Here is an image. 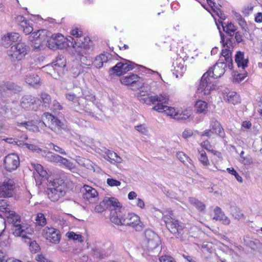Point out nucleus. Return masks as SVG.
Returning a JSON list of instances; mask_svg holds the SVG:
<instances>
[{
	"label": "nucleus",
	"mask_w": 262,
	"mask_h": 262,
	"mask_svg": "<svg viewBox=\"0 0 262 262\" xmlns=\"http://www.w3.org/2000/svg\"><path fill=\"white\" fill-rule=\"evenodd\" d=\"M2 240H3V241H1V248L8 249L10 245L9 236L8 235L5 233L4 230L1 232V241Z\"/></svg>",
	"instance_id": "41"
},
{
	"label": "nucleus",
	"mask_w": 262,
	"mask_h": 262,
	"mask_svg": "<svg viewBox=\"0 0 262 262\" xmlns=\"http://www.w3.org/2000/svg\"><path fill=\"white\" fill-rule=\"evenodd\" d=\"M210 129H211L213 133L216 134L221 138H224L225 137V133L224 128L219 122L216 119L214 118L211 119L210 122Z\"/></svg>",
	"instance_id": "22"
},
{
	"label": "nucleus",
	"mask_w": 262,
	"mask_h": 262,
	"mask_svg": "<svg viewBox=\"0 0 262 262\" xmlns=\"http://www.w3.org/2000/svg\"><path fill=\"white\" fill-rule=\"evenodd\" d=\"M229 102L233 104H236L240 102L241 99L239 96L236 93H229L227 95Z\"/></svg>",
	"instance_id": "43"
},
{
	"label": "nucleus",
	"mask_w": 262,
	"mask_h": 262,
	"mask_svg": "<svg viewBox=\"0 0 262 262\" xmlns=\"http://www.w3.org/2000/svg\"><path fill=\"white\" fill-rule=\"evenodd\" d=\"M36 224L37 226L43 227L47 223L46 219L42 213H37L35 219Z\"/></svg>",
	"instance_id": "44"
},
{
	"label": "nucleus",
	"mask_w": 262,
	"mask_h": 262,
	"mask_svg": "<svg viewBox=\"0 0 262 262\" xmlns=\"http://www.w3.org/2000/svg\"><path fill=\"white\" fill-rule=\"evenodd\" d=\"M218 23L221 24L223 29V31L227 34L231 36L234 35V33L236 30V28L233 24L230 23L225 25V23H223L222 21H220V20L218 21Z\"/></svg>",
	"instance_id": "34"
},
{
	"label": "nucleus",
	"mask_w": 262,
	"mask_h": 262,
	"mask_svg": "<svg viewBox=\"0 0 262 262\" xmlns=\"http://www.w3.org/2000/svg\"><path fill=\"white\" fill-rule=\"evenodd\" d=\"M123 226H130L135 228L136 231H141L143 229V224L138 215L133 213H128L124 214Z\"/></svg>",
	"instance_id": "10"
},
{
	"label": "nucleus",
	"mask_w": 262,
	"mask_h": 262,
	"mask_svg": "<svg viewBox=\"0 0 262 262\" xmlns=\"http://www.w3.org/2000/svg\"><path fill=\"white\" fill-rule=\"evenodd\" d=\"M221 58L223 59L222 61L224 62L225 61L226 64V65H228L229 69L232 70L233 68V60L232 58V52L230 50L227 49H223L220 59Z\"/></svg>",
	"instance_id": "25"
},
{
	"label": "nucleus",
	"mask_w": 262,
	"mask_h": 262,
	"mask_svg": "<svg viewBox=\"0 0 262 262\" xmlns=\"http://www.w3.org/2000/svg\"><path fill=\"white\" fill-rule=\"evenodd\" d=\"M58 163L62 164L69 169H72L74 168V165L72 162L61 156L60 157V159Z\"/></svg>",
	"instance_id": "48"
},
{
	"label": "nucleus",
	"mask_w": 262,
	"mask_h": 262,
	"mask_svg": "<svg viewBox=\"0 0 262 262\" xmlns=\"http://www.w3.org/2000/svg\"><path fill=\"white\" fill-rule=\"evenodd\" d=\"M2 216L4 219H6L4 222L5 224L6 222L13 225L21 223L20 215L11 210H7L3 214L1 213V217Z\"/></svg>",
	"instance_id": "20"
},
{
	"label": "nucleus",
	"mask_w": 262,
	"mask_h": 262,
	"mask_svg": "<svg viewBox=\"0 0 262 262\" xmlns=\"http://www.w3.org/2000/svg\"><path fill=\"white\" fill-rule=\"evenodd\" d=\"M16 124L18 126L24 127L30 131L37 132L38 130V127L32 121L24 122H17Z\"/></svg>",
	"instance_id": "36"
},
{
	"label": "nucleus",
	"mask_w": 262,
	"mask_h": 262,
	"mask_svg": "<svg viewBox=\"0 0 262 262\" xmlns=\"http://www.w3.org/2000/svg\"><path fill=\"white\" fill-rule=\"evenodd\" d=\"M106 208H108L106 204L104 202V199L99 204L96 205L95 207V210L98 213L103 212Z\"/></svg>",
	"instance_id": "54"
},
{
	"label": "nucleus",
	"mask_w": 262,
	"mask_h": 262,
	"mask_svg": "<svg viewBox=\"0 0 262 262\" xmlns=\"http://www.w3.org/2000/svg\"><path fill=\"white\" fill-rule=\"evenodd\" d=\"M120 82L122 84L126 85L134 86V84H136L137 88L142 87L144 84L142 79L135 74H130L122 77L120 79Z\"/></svg>",
	"instance_id": "15"
},
{
	"label": "nucleus",
	"mask_w": 262,
	"mask_h": 262,
	"mask_svg": "<svg viewBox=\"0 0 262 262\" xmlns=\"http://www.w3.org/2000/svg\"><path fill=\"white\" fill-rule=\"evenodd\" d=\"M8 51V56L12 62L20 61L28 54L30 48L25 42L17 41Z\"/></svg>",
	"instance_id": "5"
},
{
	"label": "nucleus",
	"mask_w": 262,
	"mask_h": 262,
	"mask_svg": "<svg viewBox=\"0 0 262 262\" xmlns=\"http://www.w3.org/2000/svg\"><path fill=\"white\" fill-rule=\"evenodd\" d=\"M125 61V63L118 62L112 68L113 74L119 76L135 68L136 64L134 63L126 60Z\"/></svg>",
	"instance_id": "13"
},
{
	"label": "nucleus",
	"mask_w": 262,
	"mask_h": 262,
	"mask_svg": "<svg viewBox=\"0 0 262 262\" xmlns=\"http://www.w3.org/2000/svg\"><path fill=\"white\" fill-rule=\"evenodd\" d=\"M50 34L49 31L45 29L38 30L36 32H32L30 36V40H46L47 36Z\"/></svg>",
	"instance_id": "31"
},
{
	"label": "nucleus",
	"mask_w": 262,
	"mask_h": 262,
	"mask_svg": "<svg viewBox=\"0 0 262 262\" xmlns=\"http://www.w3.org/2000/svg\"><path fill=\"white\" fill-rule=\"evenodd\" d=\"M222 58L220 59L213 67L210 68L207 72L204 74L201 78L196 93L200 94L199 97L210 94L212 91L217 88L215 84L212 83L211 78H217L221 77L225 72L226 64L223 62Z\"/></svg>",
	"instance_id": "1"
},
{
	"label": "nucleus",
	"mask_w": 262,
	"mask_h": 262,
	"mask_svg": "<svg viewBox=\"0 0 262 262\" xmlns=\"http://www.w3.org/2000/svg\"><path fill=\"white\" fill-rule=\"evenodd\" d=\"M20 29L23 30L26 35L31 33L33 30V27L30 25L29 21L24 24V25L20 27Z\"/></svg>",
	"instance_id": "53"
},
{
	"label": "nucleus",
	"mask_w": 262,
	"mask_h": 262,
	"mask_svg": "<svg viewBox=\"0 0 262 262\" xmlns=\"http://www.w3.org/2000/svg\"><path fill=\"white\" fill-rule=\"evenodd\" d=\"M234 17L236 21L238 22L239 25L243 29H246L247 27V23L245 19L243 18L242 15L237 12L234 13Z\"/></svg>",
	"instance_id": "45"
},
{
	"label": "nucleus",
	"mask_w": 262,
	"mask_h": 262,
	"mask_svg": "<svg viewBox=\"0 0 262 262\" xmlns=\"http://www.w3.org/2000/svg\"><path fill=\"white\" fill-rule=\"evenodd\" d=\"M12 226L13 228L12 229L13 230V234L15 236H19L23 238L26 237V229H27V227L24 224L19 223L18 224Z\"/></svg>",
	"instance_id": "32"
},
{
	"label": "nucleus",
	"mask_w": 262,
	"mask_h": 262,
	"mask_svg": "<svg viewBox=\"0 0 262 262\" xmlns=\"http://www.w3.org/2000/svg\"><path fill=\"white\" fill-rule=\"evenodd\" d=\"M40 98L45 107H49L51 102L50 96L46 93H42L40 95Z\"/></svg>",
	"instance_id": "46"
},
{
	"label": "nucleus",
	"mask_w": 262,
	"mask_h": 262,
	"mask_svg": "<svg viewBox=\"0 0 262 262\" xmlns=\"http://www.w3.org/2000/svg\"><path fill=\"white\" fill-rule=\"evenodd\" d=\"M144 247L145 253L149 256L156 257L159 251L161 241L158 235L151 229L144 232Z\"/></svg>",
	"instance_id": "3"
},
{
	"label": "nucleus",
	"mask_w": 262,
	"mask_h": 262,
	"mask_svg": "<svg viewBox=\"0 0 262 262\" xmlns=\"http://www.w3.org/2000/svg\"><path fill=\"white\" fill-rule=\"evenodd\" d=\"M65 97L68 101L72 103L73 107L75 111L94 117L93 110L86 101L93 102L95 100V96L88 90H82V96H77L75 94L70 92L66 93Z\"/></svg>",
	"instance_id": "2"
},
{
	"label": "nucleus",
	"mask_w": 262,
	"mask_h": 262,
	"mask_svg": "<svg viewBox=\"0 0 262 262\" xmlns=\"http://www.w3.org/2000/svg\"><path fill=\"white\" fill-rule=\"evenodd\" d=\"M42 122H40L39 126L40 127L44 125L48 126L53 131L58 133L63 128V124L62 122L52 115L50 113H43L41 116Z\"/></svg>",
	"instance_id": "7"
},
{
	"label": "nucleus",
	"mask_w": 262,
	"mask_h": 262,
	"mask_svg": "<svg viewBox=\"0 0 262 262\" xmlns=\"http://www.w3.org/2000/svg\"><path fill=\"white\" fill-rule=\"evenodd\" d=\"M106 155L107 158L105 159L107 160H110L111 162H114L120 163L122 161V159L114 151L108 150L106 152Z\"/></svg>",
	"instance_id": "38"
},
{
	"label": "nucleus",
	"mask_w": 262,
	"mask_h": 262,
	"mask_svg": "<svg viewBox=\"0 0 262 262\" xmlns=\"http://www.w3.org/2000/svg\"><path fill=\"white\" fill-rule=\"evenodd\" d=\"M41 157L46 161L53 163H58L60 159V156L55 154L51 151L43 150L42 151Z\"/></svg>",
	"instance_id": "30"
},
{
	"label": "nucleus",
	"mask_w": 262,
	"mask_h": 262,
	"mask_svg": "<svg viewBox=\"0 0 262 262\" xmlns=\"http://www.w3.org/2000/svg\"><path fill=\"white\" fill-rule=\"evenodd\" d=\"M32 166L34 168L36 172L42 178H46L47 176V172L43 169L42 165L39 164L31 163Z\"/></svg>",
	"instance_id": "39"
},
{
	"label": "nucleus",
	"mask_w": 262,
	"mask_h": 262,
	"mask_svg": "<svg viewBox=\"0 0 262 262\" xmlns=\"http://www.w3.org/2000/svg\"><path fill=\"white\" fill-rule=\"evenodd\" d=\"M39 104V99L30 95L24 96L20 100V106L25 110L36 109Z\"/></svg>",
	"instance_id": "14"
},
{
	"label": "nucleus",
	"mask_w": 262,
	"mask_h": 262,
	"mask_svg": "<svg viewBox=\"0 0 262 262\" xmlns=\"http://www.w3.org/2000/svg\"><path fill=\"white\" fill-rule=\"evenodd\" d=\"M49 146L51 149H53L56 152H57L61 155H66V152L63 149L60 147L59 146L52 143H50L49 144Z\"/></svg>",
	"instance_id": "56"
},
{
	"label": "nucleus",
	"mask_w": 262,
	"mask_h": 262,
	"mask_svg": "<svg viewBox=\"0 0 262 262\" xmlns=\"http://www.w3.org/2000/svg\"><path fill=\"white\" fill-rule=\"evenodd\" d=\"M82 193L83 199L91 203L98 200V193L97 190L89 185H84Z\"/></svg>",
	"instance_id": "17"
},
{
	"label": "nucleus",
	"mask_w": 262,
	"mask_h": 262,
	"mask_svg": "<svg viewBox=\"0 0 262 262\" xmlns=\"http://www.w3.org/2000/svg\"><path fill=\"white\" fill-rule=\"evenodd\" d=\"M108 60V57L106 54H101L97 56L94 61V66L97 69L103 67L104 63H106Z\"/></svg>",
	"instance_id": "33"
},
{
	"label": "nucleus",
	"mask_w": 262,
	"mask_h": 262,
	"mask_svg": "<svg viewBox=\"0 0 262 262\" xmlns=\"http://www.w3.org/2000/svg\"><path fill=\"white\" fill-rule=\"evenodd\" d=\"M214 216L213 217V220L216 221L219 220L225 225H229L230 224V219L224 214V212L222 211L220 207H215L214 210Z\"/></svg>",
	"instance_id": "27"
},
{
	"label": "nucleus",
	"mask_w": 262,
	"mask_h": 262,
	"mask_svg": "<svg viewBox=\"0 0 262 262\" xmlns=\"http://www.w3.org/2000/svg\"><path fill=\"white\" fill-rule=\"evenodd\" d=\"M227 171L232 175L234 176L238 182L242 183L243 182L242 178L238 174L236 171L233 168H228Z\"/></svg>",
	"instance_id": "57"
},
{
	"label": "nucleus",
	"mask_w": 262,
	"mask_h": 262,
	"mask_svg": "<svg viewBox=\"0 0 262 262\" xmlns=\"http://www.w3.org/2000/svg\"><path fill=\"white\" fill-rule=\"evenodd\" d=\"M185 61L182 59H177L174 63V72L176 77H178L179 75L182 76L185 72L186 67L184 65Z\"/></svg>",
	"instance_id": "26"
},
{
	"label": "nucleus",
	"mask_w": 262,
	"mask_h": 262,
	"mask_svg": "<svg viewBox=\"0 0 262 262\" xmlns=\"http://www.w3.org/2000/svg\"><path fill=\"white\" fill-rule=\"evenodd\" d=\"M40 80L39 77L35 74H28L26 75L25 78L26 83L31 85L39 84Z\"/></svg>",
	"instance_id": "35"
},
{
	"label": "nucleus",
	"mask_w": 262,
	"mask_h": 262,
	"mask_svg": "<svg viewBox=\"0 0 262 262\" xmlns=\"http://www.w3.org/2000/svg\"><path fill=\"white\" fill-rule=\"evenodd\" d=\"M42 235L50 243L57 244L60 240L59 231L54 228L45 227L42 231Z\"/></svg>",
	"instance_id": "12"
},
{
	"label": "nucleus",
	"mask_w": 262,
	"mask_h": 262,
	"mask_svg": "<svg viewBox=\"0 0 262 262\" xmlns=\"http://www.w3.org/2000/svg\"><path fill=\"white\" fill-rule=\"evenodd\" d=\"M144 103L147 105L154 104L156 102L166 103L169 100V97L166 94H162L159 96H152L148 95L143 96L140 99Z\"/></svg>",
	"instance_id": "16"
},
{
	"label": "nucleus",
	"mask_w": 262,
	"mask_h": 262,
	"mask_svg": "<svg viewBox=\"0 0 262 262\" xmlns=\"http://www.w3.org/2000/svg\"><path fill=\"white\" fill-rule=\"evenodd\" d=\"M21 91V88L13 82H6L1 84V96L6 95L9 96L12 93H16Z\"/></svg>",
	"instance_id": "18"
},
{
	"label": "nucleus",
	"mask_w": 262,
	"mask_h": 262,
	"mask_svg": "<svg viewBox=\"0 0 262 262\" xmlns=\"http://www.w3.org/2000/svg\"><path fill=\"white\" fill-rule=\"evenodd\" d=\"M221 58L223 59L222 61L224 62L225 61L226 64V65H228L229 69L232 70L233 68V60L232 58V52L230 50L227 49H223L220 59Z\"/></svg>",
	"instance_id": "24"
},
{
	"label": "nucleus",
	"mask_w": 262,
	"mask_h": 262,
	"mask_svg": "<svg viewBox=\"0 0 262 262\" xmlns=\"http://www.w3.org/2000/svg\"><path fill=\"white\" fill-rule=\"evenodd\" d=\"M16 184L13 179L5 178L1 184V198H11L14 194Z\"/></svg>",
	"instance_id": "9"
},
{
	"label": "nucleus",
	"mask_w": 262,
	"mask_h": 262,
	"mask_svg": "<svg viewBox=\"0 0 262 262\" xmlns=\"http://www.w3.org/2000/svg\"><path fill=\"white\" fill-rule=\"evenodd\" d=\"M15 22L20 26V27L24 25V24L26 23L28 20H27L24 16L21 15H18L15 17Z\"/></svg>",
	"instance_id": "62"
},
{
	"label": "nucleus",
	"mask_w": 262,
	"mask_h": 262,
	"mask_svg": "<svg viewBox=\"0 0 262 262\" xmlns=\"http://www.w3.org/2000/svg\"><path fill=\"white\" fill-rule=\"evenodd\" d=\"M194 107L197 113L206 114L207 112L208 104L205 101L198 100L196 102Z\"/></svg>",
	"instance_id": "37"
},
{
	"label": "nucleus",
	"mask_w": 262,
	"mask_h": 262,
	"mask_svg": "<svg viewBox=\"0 0 262 262\" xmlns=\"http://www.w3.org/2000/svg\"><path fill=\"white\" fill-rule=\"evenodd\" d=\"M247 76V72H245L244 73H235L232 81L235 83H239L242 81Z\"/></svg>",
	"instance_id": "47"
},
{
	"label": "nucleus",
	"mask_w": 262,
	"mask_h": 262,
	"mask_svg": "<svg viewBox=\"0 0 262 262\" xmlns=\"http://www.w3.org/2000/svg\"><path fill=\"white\" fill-rule=\"evenodd\" d=\"M7 210H11L8 202L5 200H1V213L3 214Z\"/></svg>",
	"instance_id": "61"
},
{
	"label": "nucleus",
	"mask_w": 262,
	"mask_h": 262,
	"mask_svg": "<svg viewBox=\"0 0 262 262\" xmlns=\"http://www.w3.org/2000/svg\"><path fill=\"white\" fill-rule=\"evenodd\" d=\"M20 164L18 156L15 154H10L7 155L4 160V167L9 172L15 170Z\"/></svg>",
	"instance_id": "11"
},
{
	"label": "nucleus",
	"mask_w": 262,
	"mask_h": 262,
	"mask_svg": "<svg viewBox=\"0 0 262 262\" xmlns=\"http://www.w3.org/2000/svg\"><path fill=\"white\" fill-rule=\"evenodd\" d=\"M165 113L168 116H171L174 119L177 120H186L189 117V115L179 113L176 112L173 107L168 106L165 110Z\"/></svg>",
	"instance_id": "23"
},
{
	"label": "nucleus",
	"mask_w": 262,
	"mask_h": 262,
	"mask_svg": "<svg viewBox=\"0 0 262 262\" xmlns=\"http://www.w3.org/2000/svg\"><path fill=\"white\" fill-rule=\"evenodd\" d=\"M67 189V185L62 180H54L49 185L48 197L53 202L57 201L65 195Z\"/></svg>",
	"instance_id": "4"
},
{
	"label": "nucleus",
	"mask_w": 262,
	"mask_h": 262,
	"mask_svg": "<svg viewBox=\"0 0 262 262\" xmlns=\"http://www.w3.org/2000/svg\"><path fill=\"white\" fill-rule=\"evenodd\" d=\"M124 219V214L122 215L120 209L111 211V221L116 225L123 226V221Z\"/></svg>",
	"instance_id": "28"
},
{
	"label": "nucleus",
	"mask_w": 262,
	"mask_h": 262,
	"mask_svg": "<svg viewBox=\"0 0 262 262\" xmlns=\"http://www.w3.org/2000/svg\"><path fill=\"white\" fill-rule=\"evenodd\" d=\"M235 61L238 68L245 69L248 67L249 59L248 57L245 56L244 52L238 51L235 55Z\"/></svg>",
	"instance_id": "21"
},
{
	"label": "nucleus",
	"mask_w": 262,
	"mask_h": 262,
	"mask_svg": "<svg viewBox=\"0 0 262 262\" xmlns=\"http://www.w3.org/2000/svg\"><path fill=\"white\" fill-rule=\"evenodd\" d=\"M24 145H25V147L39 154L40 155H41L42 151L43 150V149L39 148L38 146L35 145L34 144L25 143Z\"/></svg>",
	"instance_id": "51"
},
{
	"label": "nucleus",
	"mask_w": 262,
	"mask_h": 262,
	"mask_svg": "<svg viewBox=\"0 0 262 262\" xmlns=\"http://www.w3.org/2000/svg\"><path fill=\"white\" fill-rule=\"evenodd\" d=\"M135 128L136 130L143 135H146L148 132L147 128L145 124L137 125Z\"/></svg>",
	"instance_id": "59"
},
{
	"label": "nucleus",
	"mask_w": 262,
	"mask_h": 262,
	"mask_svg": "<svg viewBox=\"0 0 262 262\" xmlns=\"http://www.w3.org/2000/svg\"><path fill=\"white\" fill-rule=\"evenodd\" d=\"M104 202L106 203L107 208H109L112 211L120 209L121 207V205L118 199L115 198L105 197Z\"/></svg>",
	"instance_id": "29"
},
{
	"label": "nucleus",
	"mask_w": 262,
	"mask_h": 262,
	"mask_svg": "<svg viewBox=\"0 0 262 262\" xmlns=\"http://www.w3.org/2000/svg\"><path fill=\"white\" fill-rule=\"evenodd\" d=\"M32 41V47L33 48L34 50L36 51L40 50L43 46V42H45L46 40H30Z\"/></svg>",
	"instance_id": "50"
},
{
	"label": "nucleus",
	"mask_w": 262,
	"mask_h": 262,
	"mask_svg": "<svg viewBox=\"0 0 262 262\" xmlns=\"http://www.w3.org/2000/svg\"><path fill=\"white\" fill-rule=\"evenodd\" d=\"M162 219L170 232L173 234L180 233L184 228V226L178 220L172 217V212L168 211L167 212L162 213Z\"/></svg>",
	"instance_id": "6"
},
{
	"label": "nucleus",
	"mask_w": 262,
	"mask_h": 262,
	"mask_svg": "<svg viewBox=\"0 0 262 262\" xmlns=\"http://www.w3.org/2000/svg\"><path fill=\"white\" fill-rule=\"evenodd\" d=\"M240 161L245 165H249L252 163V159L250 156L248 155L242 157V158L240 159Z\"/></svg>",
	"instance_id": "64"
},
{
	"label": "nucleus",
	"mask_w": 262,
	"mask_h": 262,
	"mask_svg": "<svg viewBox=\"0 0 262 262\" xmlns=\"http://www.w3.org/2000/svg\"><path fill=\"white\" fill-rule=\"evenodd\" d=\"M68 237L69 239H72L74 241H78V242L82 243L83 242V237L80 234H77L73 232H68L67 234Z\"/></svg>",
	"instance_id": "49"
},
{
	"label": "nucleus",
	"mask_w": 262,
	"mask_h": 262,
	"mask_svg": "<svg viewBox=\"0 0 262 262\" xmlns=\"http://www.w3.org/2000/svg\"><path fill=\"white\" fill-rule=\"evenodd\" d=\"M7 210H11L8 202L5 200H1V213L3 214Z\"/></svg>",
	"instance_id": "60"
},
{
	"label": "nucleus",
	"mask_w": 262,
	"mask_h": 262,
	"mask_svg": "<svg viewBox=\"0 0 262 262\" xmlns=\"http://www.w3.org/2000/svg\"><path fill=\"white\" fill-rule=\"evenodd\" d=\"M178 159L183 163H190V159L184 152H179L177 154Z\"/></svg>",
	"instance_id": "52"
},
{
	"label": "nucleus",
	"mask_w": 262,
	"mask_h": 262,
	"mask_svg": "<svg viewBox=\"0 0 262 262\" xmlns=\"http://www.w3.org/2000/svg\"><path fill=\"white\" fill-rule=\"evenodd\" d=\"M55 66L58 67H64L66 65V62L65 59L61 56H58L56 58V60L53 62Z\"/></svg>",
	"instance_id": "55"
},
{
	"label": "nucleus",
	"mask_w": 262,
	"mask_h": 262,
	"mask_svg": "<svg viewBox=\"0 0 262 262\" xmlns=\"http://www.w3.org/2000/svg\"><path fill=\"white\" fill-rule=\"evenodd\" d=\"M48 47L52 50L62 49L65 47L66 38L61 34H52L47 38Z\"/></svg>",
	"instance_id": "8"
},
{
	"label": "nucleus",
	"mask_w": 262,
	"mask_h": 262,
	"mask_svg": "<svg viewBox=\"0 0 262 262\" xmlns=\"http://www.w3.org/2000/svg\"><path fill=\"white\" fill-rule=\"evenodd\" d=\"M107 184L111 186H118L121 185V182L112 178H108L106 180Z\"/></svg>",
	"instance_id": "63"
},
{
	"label": "nucleus",
	"mask_w": 262,
	"mask_h": 262,
	"mask_svg": "<svg viewBox=\"0 0 262 262\" xmlns=\"http://www.w3.org/2000/svg\"><path fill=\"white\" fill-rule=\"evenodd\" d=\"M21 40L20 36L18 33H8L6 35L1 38V45L5 48H8L13 42Z\"/></svg>",
	"instance_id": "19"
},
{
	"label": "nucleus",
	"mask_w": 262,
	"mask_h": 262,
	"mask_svg": "<svg viewBox=\"0 0 262 262\" xmlns=\"http://www.w3.org/2000/svg\"><path fill=\"white\" fill-rule=\"evenodd\" d=\"M167 102H168V101L167 102H166L165 103H167ZM163 103H163V102L158 103L156 105H155L152 108V109L154 110L158 111V112H165V110L167 109L168 106H167L166 105H164Z\"/></svg>",
	"instance_id": "58"
},
{
	"label": "nucleus",
	"mask_w": 262,
	"mask_h": 262,
	"mask_svg": "<svg viewBox=\"0 0 262 262\" xmlns=\"http://www.w3.org/2000/svg\"><path fill=\"white\" fill-rule=\"evenodd\" d=\"M201 146L202 148L206 149L207 151L212 152L213 154L216 155L218 157H220L221 155V152L219 151L213 150L212 149V146L211 145L210 142L208 140H205L203 141L201 143Z\"/></svg>",
	"instance_id": "40"
},
{
	"label": "nucleus",
	"mask_w": 262,
	"mask_h": 262,
	"mask_svg": "<svg viewBox=\"0 0 262 262\" xmlns=\"http://www.w3.org/2000/svg\"><path fill=\"white\" fill-rule=\"evenodd\" d=\"M189 201L191 204L195 206L196 208L200 211H203L205 210V204L199 201L198 199L194 198H190Z\"/></svg>",
	"instance_id": "42"
}]
</instances>
